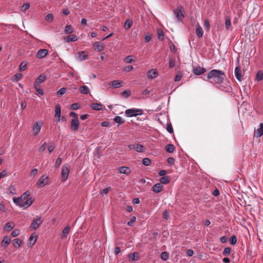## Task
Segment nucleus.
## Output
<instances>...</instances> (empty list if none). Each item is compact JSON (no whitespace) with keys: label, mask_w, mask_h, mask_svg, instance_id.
Returning <instances> with one entry per match:
<instances>
[{"label":"nucleus","mask_w":263,"mask_h":263,"mask_svg":"<svg viewBox=\"0 0 263 263\" xmlns=\"http://www.w3.org/2000/svg\"><path fill=\"white\" fill-rule=\"evenodd\" d=\"M30 7V4L28 3H25L22 7V10L25 11L28 10Z\"/></svg>","instance_id":"54"},{"label":"nucleus","mask_w":263,"mask_h":263,"mask_svg":"<svg viewBox=\"0 0 263 263\" xmlns=\"http://www.w3.org/2000/svg\"><path fill=\"white\" fill-rule=\"evenodd\" d=\"M70 172V167L68 164H65L62 166L61 176L63 181H65L68 177Z\"/></svg>","instance_id":"3"},{"label":"nucleus","mask_w":263,"mask_h":263,"mask_svg":"<svg viewBox=\"0 0 263 263\" xmlns=\"http://www.w3.org/2000/svg\"><path fill=\"white\" fill-rule=\"evenodd\" d=\"M46 146H47V144H46V142H44L42 145L39 148V151L40 152H43L45 150V149L46 148Z\"/></svg>","instance_id":"60"},{"label":"nucleus","mask_w":263,"mask_h":263,"mask_svg":"<svg viewBox=\"0 0 263 263\" xmlns=\"http://www.w3.org/2000/svg\"><path fill=\"white\" fill-rule=\"evenodd\" d=\"M163 186L160 183L155 184L153 187V191L155 193H159L162 189Z\"/></svg>","instance_id":"17"},{"label":"nucleus","mask_w":263,"mask_h":263,"mask_svg":"<svg viewBox=\"0 0 263 263\" xmlns=\"http://www.w3.org/2000/svg\"><path fill=\"white\" fill-rule=\"evenodd\" d=\"M22 74L21 73H16L14 75L12 80L14 82L18 81L22 78Z\"/></svg>","instance_id":"38"},{"label":"nucleus","mask_w":263,"mask_h":263,"mask_svg":"<svg viewBox=\"0 0 263 263\" xmlns=\"http://www.w3.org/2000/svg\"><path fill=\"white\" fill-rule=\"evenodd\" d=\"M114 121L119 124H123L125 122L124 120H123L121 117L118 116L114 118Z\"/></svg>","instance_id":"35"},{"label":"nucleus","mask_w":263,"mask_h":263,"mask_svg":"<svg viewBox=\"0 0 263 263\" xmlns=\"http://www.w3.org/2000/svg\"><path fill=\"white\" fill-rule=\"evenodd\" d=\"M136 217L133 216L130 221H128L127 224L128 226H132L133 223L136 221Z\"/></svg>","instance_id":"57"},{"label":"nucleus","mask_w":263,"mask_h":263,"mask_svg":"<svg viewBox=\"0 0 263 263\" xmlns=\"http://www.w3.org/2000/svg\"><path fill=\"white\" fill-rule=\"evenodd\" d=\"M175 65V60L172 58H170L169 61V67L170 68H173Z\"/></svg>","instance_id":"55"},{"label":"nucleus","mask_w":263,"mask_h":263,"mask_svg":"<svg viewBox=\"0 0 263 263\" xmlns=\"http://www.w3.org/2000/svg\"><path fill=\"white\" fill-rule=\"evenodd\" d=\"M22 244V241L16 238L13 240V245L15 248H18L21 246Z\"/></svg>","instance_id":"34"},{"label":"nucleus","mask_w":263,"mask_h":263,"mask_svg":"<svg viewBox=\"0 0 263 263\" xmlns=\"http://www.w3.org/2000/svg\"><path fill=\"white\" fill-rule=\"evenodd\" d=\"M234 73L235 76L236 78V79L239 81H241L242 80V74H241V68L239 66H237L235 68L234 70Z\"/></svg>","instance_id":"9"},{"label":"nucleus","mask_w":263,"mask_h":263,"mask_svg":"<svg viewBox=\"0 0 263 263\" xmlns=\"http://www.w3.org/2000/svg\"><path fill=\"white\" fill-rule=\"evenodd\" d=\"M14 202L17 205L22 207V205L23 204V200L21 197L15 198L14 197L13 199Z\"/></svg>","instance_id":"32"},{"label":"nucleus","mask_w":263,"mask_h":263,"mask_svg":"<svg viewBox=\"0 0 263 263\" xmlns=\"http://www.w3.org/2000/svg\"><path fill=\"white\" fill-rule=\"evenodd\" d=\"M167 162L170 164H174L175 162V159L173 157H169L167 159Z\"/></svg>","instance_id":"64"},{"label":"nucleus","mask_w":263,"mask_h":263,"mask_svg":"<svg viewBox=\"0 0 263 263\" xmlns=\"http://www.w3.org/2000/svg\"><path fill=\"white\" fill-rule=\"evenodd\" d=\"M128 257L131 260L137 261L139 259V254L137 252L130 253L128 254Z\"/></svg>","instance_id":"13"},{"label":"nucleus","mask_w":263,"mask_h":263,"mask_svg":"<svg viewBox=\"0 0 263 263\" xmlns=\"http://www.w3.org/2000/svg\"><path fill=\"white\" fill-rule=\"evenodd\" d=\"M166 129L168 133L172 134L173 133V128L171 124H167Z\"/></svg>","instance_id":"62"},{"label":"nucleus","mask_w":263,"mask_h":263,"mask_svg":"<svg viewBox=\"0 0 263 263\" xmlns=\"http://www.w3.org/2000/svg\"><path fill=\"white\" fill-rule=\"evenodd\" d=\"M55 117L58 118L57 122H60L61 117V107L59 105H57L55 108Z\"/></svg>","instance_id":"16"},{"label":"nucleus","mask_w":263,"mask_h":263,"mask_svg":"<svg viewBox=\"0 0 263 263\" xmlns=\"http://www.w3.org/2000/svg\"><path fill=\"white\" fill-rule=\"evenodd\" d=\"M119 172L120 174L128 175L130 173V169L128 167L121 166L118 169Z\"/></svg>","instance_id":"14"},{"label":"nucleus","mask_w":263,"mask_h":263,"mask_svg":"<svg viewBox=\"0 0 263 263\" xmlns=\"http://www.w3.org/2000/svg\"><path fill=\"white\" fill-rule=\"evenodd\" d=\"M142 163L145 166H149L151 163V160L148 158H145L142 160Z\"/></svg>","instance_id":"42"},{"label":"nucleus","mask_w":263,"mask_h":263,"mask_svg":"<svg viewBox=\"0 0 263 263\" xmlns=\"http://www.w3.org/2000/svg\"><path fill=\"white\" fill-rule=\"evenodd\" d=\"M144 146L141 144H136V150L138 152H143L144 151Z\"/></svg>","instance_id":"43"},{"label":"nucleus","mask_w":263,"mask_h":263,"mask_svg":"<svg viewBox=\"0 0 263 263\" xmlns=\"http://www.w3.org/2000/svg\"><path fill=\"white\" fill-rule=\"evenodd\" d=\"M53 16L52 14H48L46 16V20L48 22H51L53 20Z\"/></svg>","instance_id":"58"},{"label":"nucleus","mask_w":263,"mask_h":263,"mask_svg":"<svg viewBox=\"0 0 263 263\" xmlns=\"http://www.w3.org/2000/svg\"><path fill=\"white\" fill-rule=\"evenodd\" d=\"M14 227V224L13 222H9L6 223L5 226V230L7 231H11Z\"/></svg>","instance_id":"31"},{"label":"nucleus","mask_w":263,"mask_h":263,"mask_svg":"<svg viewBox=\"0 0 263 263\" xmlns=\"http://www.w3.org/2000/svg\"><path fill=\"white\" fill-rule=\"evenodd\" d=\"M70 231V227L69 226H66L62 231V235L61 236L63 238L66 237L67 235L69 233Z\"/></svg>","instance_id":"28"},{"label":"nucleus","mask_w":263,"mask_h":263,"mask_svg":"<svg viewBox=\"0 0 263 263\" xmlns=\"http://www.w3.org/2000/svg\"><path fill=\"white\" fill-rule=\"evenodd\" d=\"M132 25L133 22L132 21L127 20L126 21L125 23L124 27L126 29H128L132 27Z\"/></svg>","instance_id":"40"},{"label":"nucleus","mask_w":263,"mask_h":263,"mask_svg":"<svg viewBox=\"0 0 263 263\" xmlns=\"http://www.w3.org/2000/svg\"><path fill=\"white\" fill-rule=\"evenodd\" d=\"M42 122L39 123L38 122H35L33 126V132L34 135H36L41 130L42 126Z\"/></svg>","instance_id":"8"},{"label":"nucleus","mask_w":263,"mask_h":263,"mask_svg":"<svg viewBox=\"0 0 263 263\" xmlns=\"http://www.w3.org/2000/svg\"><path fill=\"white\" fill-rule=\"evenodd\" d=\"M66 88L65 87H62L58 90L57 94L58 96H61L65 94L66 93Z\"/></svg>","instance_id":"46"},{"label":"nucleus","mask_w":263,"mask_h":263,"mask_svg":"<svg viewBox=\"0 0 263 263\" xmlns=\"http://www.w3.org/2000/svg\"><path fill=\"white\" fill-rule=\"evenodd\" d=\"M48 177H45L44 176H42L37 182V185L41 187L47 184V182L46 181V179Z\"/></svg>","instance_id":"11"},{"label":"nucleus","mask_w":263,"mask_h":263,"mask_svg":"<svg viewBox=\"0 0 263 263\" xmlns=\"http://www.w3.org/2000/svg\"><path fill=\"white\" fill-rule=\"evenodd\" d=\"M90 107L93 110L100 111L103 108V104L101 103H93L91 104Z\"/></svg>","instance_id":"15"},{"label":"nucleus","mask_w":263,"mask_h":263,"mask_svg":"<svg viewBox=\"0 0 263 263\" xmlns=\"http://www.w3.org/2000/svg\"><path fill=\"white\" fill-rule=\"evenodd\" d=\"M88 58V55L85 53L84 51L79 53L78 59L80 61L85 60Z\"/></svg>","instance_id":"27"},{"label":"nucleus","mask_w":263,"mask_h":263,"mask_svg":"<svg viewBox=\"0 0 263 263\" xmlns=\"http://www.w3.org/2000/svg\"><path fill=\"white\" fill-rule=\"evenodd\" d=\"M263 135V123H260L259 128L256 130V136L257 137H260Z\"/></svg>","instance_id":"25"},{"label":"nucleus","mask_w":263,"mask_h":263,"mask_svg":"<svg viewBox=\"0 0 263 263\" xmlns=\"http://www.w3.org/2000/svg\"><path fill=\"white\" fill-rule=\"evenodd\" d=\"M175 149V147L173 144H170L166 146L165 150L168 153H173Z\"/></svg>","instance_id":"30"},{"label":"nucleus","mask_w":263,"mask_h":263,"mask_svg":"<svg viewBox=\"0 0 263 263\" xmlns=\"http://www.w3.org/2000/svg\"><path fill=\"white\" fill-rule=\"evenodd\" d=\"M37 239V237L36 235L33 236V234H32L29 238V241L30 244H31L32 245H34Z\"/></svg>","instance_id":"37"},{"label":"nucleus","mask_w":263,"mask_h":263,"mask_svg":"<svg viewBox=\"0 0 263 263\" xmlns=\"http://www.w3.org/2000/svg\"><path fill=\"white\" fill-rule=\"evenodd\" d=\"M143 113V110L141 109H136L134 108L128 109L125 111V115L127 117H136L137 116L141 115Z\"/></svg>","instance_id":"2"},{"label":"nucleus","mask_w":263,"mask_h":263,"mask_svg":"<svg viewBox=\"0 0 263 263\" xmlns=\"http://www.w3.org/2000/svg\"><path fill=\"white\" fill-rule=\"evenodd\" d=\"M231 249L229 247H227V248H224V249L222 252L223 255L227 256V255H229L230 253H231Z\"/></svg>","instance_id":"47"},{"label":"nucleus","mask_w":263,"mask_h":263,"mask_svg":"<svg viewBox=\"0 0 263 263\" xmlns=\"http://www.w3.org/2000/svg\"><path fill=\"white\" fill-rule=\"evenodd\" d=\"M80 91L81 93H83L84 95H87L89 92V88L85 85L82 86L80 87Z\"/></svg>","instance_id":"24"},{"label":"nucleus","mask_w":263,"mask_h":263,"mask_svg":"<svg viewBox=\"0 0 263 263\" xmlns=\"http://www.w3.org/2000/svg\"><path fill=\"white\" fill-rule=\"evenodd\" d=\"M54 148L55 146L53 144L49 145L47 147L49 153H51L54 150Z\"/></svg>","instance_id":"63"},{"label":"nucleus","mask_w":263,"mask_h":263,"mask_svg":"<svg viewBox=\"0 0 263 263\" xmlns=\"http://www.w3.org/2000/svg\"><path fill=\"white\" fill-rule=\"evenodd\" d=\"M46 79V76L44 74H41L36 79L34 85H39L40 83L44 82Z\"/></svg>","instance_id":"19"},{"label":"nucleus","mask_w":263,"mask_h":263,"mask_svg":"<svg viewBox=\"0 0 263 263\" xmlns=\"http://www.w3.org/2000/svg\"><path fill=\"white\" fill-rule=\"evenodd\" d=\"M37 85H34V88H35L36 91L38 92L39 94H40L41 95H43L44 94L43 90L40 88H38L37 87Z\"/></svg>","instance_id":"59"},{"label":"nucleus","mask_w":263,"mask_h":263,"mask_svg":"<svg viewBox=\"0 0 263 263\" xmlns=\"http://www.w3.org/2000/svg\"><path fill=\"white\" fill-rule=\"evenodd\" d=\"M225 77L224 73L219 70L213 69L211 70L207 74V79H211L210 81L213 83V81L217 84H221L222 83Z\"/></svg>","instance_id":"1"},{"label":"nucleus","mask_w":263,"mask_h":263,"mask_svg":"<svg viewBox=\"0 0 263 263\" xmlns=\"http://www.w3.org/2000/svg\"><path fill=\"white\" fill-rule=\"evenodd\" d=\"M111 189V187H106V188H105L102 191H101V194L102 195H105V194H107L108 193V192L110 191Z\"/></svg>","instance_id":"61"},{"label":"nucleus","mask_w":263,"mask_h":263,"mask_svg":"<svg viewBox=\"0 0 263 263\" xmlns=\"http://www.w3.org/2000/svg\"><path fill=\"white\" fill-rule=\"evenodd\" d=\"M42 222L43 220L41 219V218L37 216L36 218H34L32 221L30 227L33 230H36Z\"/></svg>","instance_id":"4"},{"label":"nucleus","mask_w":263,"mask_h":263,"mask_svg":"<svg viewBox=\"0 0 263 263\" xmlns=\"http://www.w3.org/2000/svg\"><path fill=\"white\" fill-rule=\"evenodd\" d=\"M74 31V29L71 25H66L65 27L64 32L66 34H70Z\"/></svg>","instance_id":"29"},{"label":"nucleus","mask_w":263,"mask_h":263,"mask_svg":"<svg viewBox=\"0 0 263 263\" xmlns=\"http://www.w3.org/2000/svg\"><path fill=\"white\" fill-rule=\"evenodd\" d=\"M182 6H178L174 10V13L178 21H181L184 18V15L182 12Z\"/></svg>","instance_id":"5"},{"label":"nucleus","mask_w":263,"mask_h":263,"mask_svg":"<svg viewBox=\"0 0 263 263\" xmlns=\"http://www.w3.org/2000/svg\"><path fill=\"white\" fill-rule=\"evenodd\" d=\"M196 32L198 37H201L203 36V31L199 24H197L196 26Z\"/></svg>","instance_id":"20"},{"label":"nucleus","mask_w":263,"mask_h":263,"mask_svg":"<svg viewBox=\"0 0 263 263\" xmlns=\"http://www.w3.org/2000/svg\"><path fill=\"white\" fill-rule=\"evenodd\" d=\"M163 217L165 220H167L170 217L169 212L167 210H165L163 213Z\"/></svg>","instance_id":"52"},{"label":"nucleus","mask_w":263,"mask_h":263,"mask_svg":"<svg viewBox=\"0 0 263 263\" xmlns=\"http://www.w3.org/2000/svg\"><path fill=\"white\" fill-rule=\"evenodd\" d=\"M256 79L257 81H261L263 80V72L261 71L258 72L256 76Z\"/></svg>","instance_id":"44"},{"label":"nucleus","mask_w":263,"mask_h":263,"mask_svg":"<svg viewBox=\"0 0 263 263\" xmlns=\"http://www.w3.org/2000/svg\"><path fill=\"white\" fill-rule=\"evenodd\" d=\"M77 36L73 34L68 35L64 38V40L66 42H74L77 41Z\"/></svg>","instance_id":"21"},{"label":"nucleus","mask_w":263,"mask_h":263,"mask_svg":"<svg viewBox=\"0 0 263 263\" xmlns=\"http://www.w3.org/2000/svg\"><path fill=\"white\" fill-rule=\"evenodd\" d=\"M20 234V230L18 229H14L12 232H11V236L13 237H15L17 236H18Z\"/></svg>","instance_id":"53"},{"label":"nucleus","mask_w":263,"mask_h":263,"mask_svg":"<svg viewBox=\"0 0 263 263\" xmlns=\"http://www.w3.org/2000/svg\"><path fill=\"white\" fill-rule=\"evenodd\" d=\"M133 61L132 55H128L124 59V62L128 64L132 63Z\"/></svg>","instance_id":"51"},{"label":"nucleus","mask_w":263,"mask_h":263,"mask_svg":"<svg viewBox=\"0 0 263 263\" xmlns=\"http://www.w3.org/2000/svg\"><path fill=\"white\" fill-rule=\"evenodd\" d=\"M204 68L200 66L193 67V72L196 75H201L205 72Z\"/></svg>","instance_id":"7"},{"label":"nucleus","mask_w":263,"mask_h":263,"mask_svg":"<svg viewBox=\"0 0 263 263\" xmlns=\"http://www.w3.org/2000/svg\"><path fill=\"white\" fill-rule=\"evenodd\" d=\"M80 125V122L79 119H72L70 122V127L71 129L76 132L78 130Z\"/></svg>","instance_id":"6"},{"label":"nucleus","mask_w":263,"mask_h":263,"mask_svg":"<svg viewBox=\"0 0 263 263\" xmlns=\"http://www.w3.org/2000/svg\"><path fill=\"white\" fill-rule=\"evenodd\" d=\"M30 196V192L29 191H26L20 197L23 200H25L28 199V197Z\"/></svg>","instance_id":"45"},{"label":"nucleus","mask_w":263,"mask_h":263,"mask_svg":"<svg viewBox=\"0 0 263 263\" xmlns=\"http://www.w3.org/2000/svg\"><path fill=\"white\" fill-rule=\"evenodd\" d=\"M237 242V238L235 235L232 236L230 238V242L231 245H235Z\"/></svg>","instance_id":"48"},{"label":"nucleus","mask_w":263,"mask_h":263,"mask_svg":"<svg viewBox=\"0 0 263 263\" xmlns=\"http://www.w3.org/2000/svg\"><path fill=\"white\" fill-rule=\"evenodd\" d=\"M204 27L205 29L206 30H209L210 29V25L209 21L208 19H206L204 20Z\"/></svg>","instance_id":"49"},{"label":"nucleus","mask_w":263,"mask_h":263,"mask_svg":"<svg viewBox=\"0 0 263 263\" xmlns=\"http://www.w3.org/2000/svg\"><path fill=\"white\" fill-rule=\"evenodd\" d=\"M48 51L47 49H40L37 51V54H36V57L38 58L42 59V58L45 57L47 55V54H48Z\"/></svg>","instance_id":"12"},{"label":"nucleus","mask_w":263,"mask_h":263,"mask_svg":"<svg viewBox=\"0 0 263 263\" xmlns=\"http://www.w3.org/2000/svg\"><path fill=\"white\" fill-rule=\"evenodd\" d=\"M80 105H79L78 103H73L70 106V109H72V110H77L79 108H80Z\"/></svg>","instance_id":"56"},{"label":"nucleus","mask_w":263,"mask_h":263,"mask_svg":"<svg viewBox=\"0 0 263 263\" xmlns=\"http://www.w3.org/2000/svg\"><path fill=\"white\" fill-rule=\"evenodd\" d=\"M93 47L95 48L98 51H102L103 50L104 47V46L101 45L100 42H97L93 44Z\"/></svg>","instance_id":"22"},{"label":"nucleus","mask_w":263,"mask_h":263,"mask_svg":"<svg viewBox=\"0 0 263 263\" xmlns=\"http://www.w3.org/2000/svg\"><path fill=\"white\" fill-rule=\"evenodd\" d=\"M130 95H131V92H130V90H124L121 93L122 96H123L126 98L129 97L130 96Z\"/></svg>","instance_id":"41"},{"label":"nucleus","mask_w":263,"mask_h":263,"mask_svg":"<svg viewBox=\"0 0 263 263\" xmlns=\"http://www.w3.org/2000/svg\"><path fill=\"white\" fill-rule=\"evenodd\" d=\"M157 76H158L157 72L153 69L149 70V71L148 72V77L150 79L155 78Z\"/></svg>","instance_id":"23"},{"label":"nucleus","mask_w":263,"mask_h":263,"mask_svg":"<svg viewBox=\"0 0 263 263\" xmlns=\"http://www.w3.org/2000/svg\"><path fill=\"white\" fill-rule=\"evenodd\" d=\"M170 179L169 177H168V176H163V177H162L160 179V181L161 182V183H160L161 184V183H163L164 184H167L168 183L170 182Z\"/></svg>","instance_id":"33"},{"label":"nucleus","mask_w":263,"mask_h":263,"mask_svg":"<svg viewBox=\"0 0 263 263\" xmlns=\"http://www.w3.org/2000/svg\"><path fill=\"white\" fill-rule=\"evenodd\" d=\"M11 240L10 237L8 236H4L1 242L2 246L5 248H7L11 242Z\"/></svg>","instance_id":"10"},{"label":"nucleus","mask_w":263,"mask_h":263,"mask_svg":"<svg viewBox=\"0 0 263 263\" xmlns=\"http://www.w3.org/2000/svg\"><path fill=\"white\" fill-rule=\"evenodd\" d=\"M122 83V82L121 81H117V80H114V81L111 82V85L112 87H113L114 88H120L122 86L121 85V83Z\"/></svg>","instance_id":"26"},{"label":"nucleus","mask_w":263,"mask_h":263,"mask_svg":"<svg viewBox=\"0 0 263 263\" xmlns=\"http://www.w3.org/2000/svg\"><path fill=\"white\" fill-rule=\"evenodd\" d=\"M62 162V159L60 157L58 158L55 161L54 166L56 168H58L61 165Z\"/></svg>","instance_id":"50"},{"label":"nucleus","mask_w":263,"mask_h":263,"mask_svg":"<svg viewBox=\"0 0 263 263\" xmlns=\"http://www.w3.org/2000/svg\"><path fill=\"white\" fill-rule=\"evenodd\" d=\"M231 20L229 17H227L226 18V22H225V26L226 29L227 30H229L231 27Z\"/></svg>","instance_id":"39"},{"label":"nucleus","mask_w":263,"mask_h":263,"mask_svg":"<svg viewBox=\"0 0 263 263\" xmlns=\"http://www.w3.org/2000/svg\"><path fill=\"white\" fill-rule=\"evenodd\" d=\"M33 203V199L32 198H30L25 200H23V204L22 205V207H24V208H27L30 206L31 204Z\"/></svg>","instance_id":"18"},{"label":"nucleus","mask_w":263,"mask_h":263,"mask_svg":"<svg viewBox=\"0 0 263 263\" xmlns=\"http://www.w3.org/2000/svg\"><path fill=\"white\" fill-rule=\"evenodd\" d=\"M169 257V253L167 252L164 251L161 253V258L164 260L166 261L168 259Z\"/></svg>","instance_id":"36"}]
</instances>
